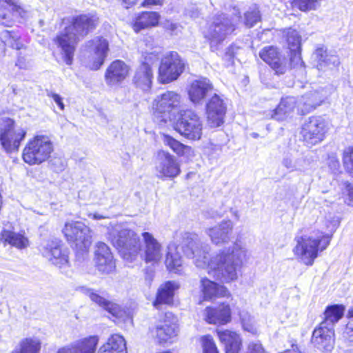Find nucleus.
<instances>
[{"instance_id": "1", "label": "nucleus", "mask_w": 353, "mask_h": 353, "mask_svg": "<svg viewBox=\"0 0 353 353\" xmlns=\"http://www.w3.org/2000/svg\"><path fill=\"white\" fill-rule=\"evenodd\" d=\"M168 249L165 263L170 271H176L181 266L182 258L178 251L181 250L187 257L194 259L197 268H207L210 276L225 283L237 279V272L247 255L245 248L234 243L231 246L220 250L209 259L210 245L201 242L196 234L189 232L183 234L179 245H169Z\"/></svg>"}, {"instance_id": "2", "label": "nucleus", "mask_w": 353, "mask_h": 353, "mask_svg": "<svg viewBox=\"0 0 353 353\" xmlns=\"http://www.w3.org/2000/svg\"><path fill=\"white\" fill-rule=\"evenodd\" d=\"M99 24V17L93 13L83 14L72 18L71 24L66 26L54 38V42L61 49L63 60L71 65L77 43Z\"/></svg>"}, {"instance_id": "3", "label": "nucleus", "mask_w": 353, "mask_h": 353, "mask_svg": "<svg viewBox=\"0 0 353 353\" xmlns=\"http://www.w3.org/2000/svg\"><path fill=\"white\" fill-rule=\"evenodd\" d=\"M110 239L126 261H132L140 250L139 237L135 232L127 228L115 227L110 233Z\"/></svg>"}, {"instance_id": "4", "label": "nucleus", "mask_w": 353, "mask_h": 353, "mask_svg": "<svg viewBox=\"0 0 353 353\" xmlns=\"http://www.w3.org/2000/svg\"><path fill=\"white\" fill-rule=\"evenodd\" d=\"M332 234H325L321 238L301 236H296V245L293 251L307 265H312L318 256V252L323 251L330 245Z\"/></svg>"}, {"instance_id": "5", "label": "nucleus", "mask_w": 353, "mask_h": 353, "mask_svg": "<svg viewBox=\"0 0 353 353\" xmlns=\"http://www.w3.org/2000/svg\"><path fill=\"white\" fill-rule=\"evenodd\" d=\"M236 21L224 13L213 17L204 32V37L209 41L211 48H216L235 30Z\"/></svg>"}, {"instance_id": "6", "label": "nucleus", "mask_w": 353, "mask_h": 353, "mask_svg": "<svg viewBox=\"0 0 353 353\" xmlns=\"http://www.w3.org/2000/svg\"><path fill=\"white\" fill-rule=\"evenodd\" d=\"M53 150V143L49 137L37 135L24 148L23 159L29 165L40 164L50 157Z\"/></svg>"}, {"instance_id": "7", "label": "nucleus", "mask_w": 353, "mask_h": 353, "mask_svg": "<svg viewBox=\"0 0 353 353\" xmlns=\"http://www.w3.org/2000/svg\"><path fill=\"white\" fill-rule=\"evenodd\" d=\"M174 128L181 136L191 141L200 140L203 134V123L200 117L190 110L180 111Z\"/></svg>"}, {"instance_id": "8", "label": "nucleus", "mask_w": 353, "mask_h": 353, "mask_svg": "<svg viewBox=\"0 0 353 353\" xmlns=\"http://www.w3.org/2000/svg\"><path fill=\"white\" fill-rule=\"evenodd\" d=\"M26 136V130L15 128V122L10 118L0 119V144L7 153L18 151L21 142Z\"/></svg>"}, {"instance_id": "9", "label": "nucleus", "mask_w": 353, "mask_h": 353, "mask_svg": "<svg viewBox=\"0 0 353 353\" xmlns=\"http://www.w3.org/2000/svg\"><path fill=\"white\" fill-rule=\"evenodd\" d=\"M181 97L173 91H167L154 101V115L158 122L166 123L174 119L179 111Z\"/></svg>"}, {"instance_id": "10", "label": "nucleus", "mask_w": 353, "mask_h": 353, "mask_svg": "<svg viewBox=\"0 0 353 353\" xmlns=\"http://www.w3.org/2000/svg\"><path fill=\"white\" fill-rule=\"evenodd\" d=\"M185 63L176 52L165 53L161 58L158 79L161 83H168L179 78L185 70Z\"/></svg>"}, {"instance_id": "11", "label": "nucleus", "mask_w": 353, "mask_h": 353, "mask_svg": "<svg viewBox=\"0 0 353 353\" xmlns=\"http://www.w3.org/2000/svg\"><path fill=\"white\" fill-rule=\"evenodd\" d=\"M63 232L68 241L75 245L83 252H87L92 243L90 229L81 221L66 223Z\"/></svg>"}, {"instance_id": "12", "label": "nucleus", "mask_w": 353, "mask_h": 353, "mask_svg": "<svg viewBox=\"0 0 353 353\" xmlns=\"http://www.w3.org/2000/svg\"><path fill=\"white\" fill-rule=\"evenodd\" d=\"M326 131V122L323 117H310L303 124L301 134L305 145L311 148L324 139Z\"/></svg>"}, {"instance_id": "13", "label": "nucleus", "mask_w": 353, "mask_h": 353, "mask_svg": "<svg viewBox=\"0 0 353 353\" xmlns=\"http://www.w3.org/2000/svg\"><path fill=\"white\" fill-rule=\"evenodd\" d=\"M227 103L223 96L213 93L205 103L207 121L211 128L221 126L224 122Z\"/></svg>"}, {"instance_id": "14", "label": "nucleus", "mask_w": 353, "mask_h": 353, "mask_svg": "<svg viewBox=\"0 0 353 353\" xmlns=\"http://www.w3.org/2000/svg\"><path fill=\"white\" fill-rule=\"evenodd\" d=\"M259 57L277 75L283 74L289 70L288 59L274 46L264 47L259 52Z\"/></svg>"}, {"instance_id": "15", "label": "nucleus", "mask_w": 353, "mask_h": 353, "mask_svg": "<svg viewBox=\"0 0 353 353\" xmlns=\"http://www.w3.org/2000/svg\"><path fill=\"white\" fill-rule=\"evenodd\" d=\"M157 170L161 178L172 179L181 172L180 165L176 158L164 150H160L157 153Z\"/></svg>"}, {"instance_id": "16", "label": "nucleus", "mask_w": 353, "mask_h": 353, "mask_svg": "<svg viewBox=\"0 0 353 353\" xmlns=\"http://www.w3.org/2000/svg\"><path fill=\"white\" fill-rule=\"evenodd\" d=\"M334 331L332 327L320 323L312 332L311 342L317 349L330 352L334 347Z\"/></svg>"}, {"instance_id": "17", "label": "nucleus", "mask_w": 353, "mask_h": 353, "mask_svg": "<svg viewBox=\"0 0 353 353\" xmlns=\"http://www.w3.org/2000/svg\"><path fill=\"white\" fill-rule=\"evenodd\" d=\"M214 87L207 78H200L192 82L188 90L190 101L195 105L202 104L207 97L213 93Z\"/></svg>"}, {"instance_id": "18", "label": "nucleus", "mask_w": 353, "mask_h": 353, "mask_svg": "<svg viewBox=\"0 0 353 353\" xmlns=\"http://www.w3.org/2000/svg\"><path fill=\"white\" fill-rule=\"evenodd\" d=\"M98 343L99 337L97 336H90L49 353H95Z\"/></svg>"}, {"instance_id": "19", "label": "nucleus", "mask_w": 353, "mask_h": 353, "mask_svg": "<svg viewBox=\"0 0 353 353\" xmlns=\"http://www.w3.org/2000/svg\"><path fill=\"white\" fill-rule=\"evenodd\" d=\"M234 224L231 220H223L218 225L206 230L212 242L216 245L228 243L232 239Z\"/></svg>"}, {"instance_id": "20", "label": "nucleus", "mask_w": 353, "mask_h": 353, "mask_svg": "<svg viewBox=\"0 0 353 353\" xmlns=\"http://www.w3.org/2000/svg\"><path fill=\"white\" fill-rule=\"evenodd\" d=\"M312 59L316 68L323 72L332 70L340 64L339 57L329 53L324 47L318 48L312 54Z\"/></svg>"}, {"instance_id": "21", "label": "nucleus", "mask_w": 353, "mask_h": 353, "mask_svg": "<svg viewBox=\"0 0 353 353\" xmlns=\"http://www.w3.org/2000/svg\"><path fill=\"white\" fill-rule=\"evenodd\" d=\"M143 241V259L146 263L152 264L158 263L161 257V245L159 241L148 232L142 233Z\"/></svg>"}, {"instance_id": "22", "label": "nucleus", "mask_w": 353, "mask_h": 353, "mask_svg": "<svg viewBox=\"0 0 353 353\" xmlns=\"http://www.w3.org/2000/svg\"><path fill=\"white\" fill-rule=\"evenodd\" d=\"M93 47L94 54L90 59L89 67L93 70H97L103 64L109 50L108 42L102 37H97L88 42Z\"/></svg>"}, {"instance_id": "23", "label": "nucleus", "mask_w": 353, "mask_h": 353, "mask_svg": "<svg viewBox=\"0 0 353 353\" xmlns=\"http://www.w3.org/2000/svg\"><path fill=\"white\" fill-rule=\"evenodd\" d=\"M129 67L121 60L114 61L107 68L105 80L108 85L121 83L128 75Z\"/></svg>"}, {"instance_id": "24", "label": "nucleus", "mask_w": 353, "mask_h": 353, "mask_svg": "<svg viewBox=\"0 0 353 353\" xmlns=\"http://www.w3.org/2000/svg\"><path fill=\"white\" fill-rule=\"evenodd\" d=\"M43 255L46 257L53 265L62 268L68 263L67 254L62 251L59 241H50L45 245Z\"/></svg>"}, {"instance_id": "25", "label": "nucleus", "mask_w": 353, "mask_h": 353, "mask_svg": "<svg viewBox=\"0 0 353 353\" xmlns=\"http://www.w3.org/2000/svg\"><path fill=\"white\" fill-rule=\"evenodd\" d=\"M205 319L210 324L224 325L231 320V310L228 304L223 303L216 307H207Z\"/></svg>"}, {"instance_id": "26", "label": "nucleus", "mask_w": 353, "mask_h": 353, "mask_svg": "<svg viewBox=\"0 0 353 353\" xmlns=\"http://www.w3.org/2000/svg\"><path fill=\"white\" fill-rule=\"evenodd\" d=\"M81 292L89 296L93 302L107 310L113 316L117 318H121L123 316L124 312L119 305L106 300L105 298L97 294L93 289L81 287Z\"/></svg>"}, {"instance_id": "27", "label": "nucleus", "mask_w": 353, "mask_h": 353, "mask_svg": "<svg viewBox=\"0 0 353 353\" xmlns=\"http://www.w3.org/2000/svg\"><path fill=\"white\" fill-rule=\"evenodd\" d=\"M178 288L179 285L175 281H169L161 285L153 301V306L157 310H161L163 305L172 304L174 292Z\"/></svg>"}, {"instance_id": "28", "label": "nucleus", "mask_w": 353, "mask_h": 353, "mask_svg": "<svg viewBox=\"0 0 353 353\" xmlns=\"http://www.w3.org/2000/svg\"><path fill=\"white\" fill-rule=\"evenodd\" d=\"M221 343L224 345L225 353H239L241 349L242 341L240 336L230 330H216Z\"/></svg>"}, {"instance_id": "29", "label": "nucleus", "mask_w": 353, "mask_h": 353, "mask_svg": "<svg viewBox=\"0 0 353 353\" xmlns=\"http://www.w3.org/2000/svg\"><path fill=\"white\" fill-rule=\"evenodd\" d=\"M324 96L317 90L310 91V92L301 96L298 101L297 108L302 114H306L316 107L319 106L323 101Z\"/></svg>"}, {"instance_id": "30", "label": "nucleus", "mask_w": 353, "mask_h": 353, "mask_svg": "<svg viewBox=\"0 0 353 353\" xmlns=\"http://www.w3.org/2000/svg\"><path fill=\"white\" fill-rule=\"evenodd\" d=\"M21 8L12 0H0V23L10 27L14 18L21 13Z\"/></svg>"}, {"instance_id": "31", "label": "nucleus", "mask_w": 353, "mask_h": 353, "mask_svg": "<svg viewBox=\"0 0 353 353\" xmlns=\"http://www.w3.org/2000/svg\"><path fill=\"white\" fill-rule=\"evenodd\" d=\"M0 241L4 245L8 244L19 250L24 249L29 245V241L24 234L6 229L1 232Z\"/></svg>"}, {"instance_id": "32", "label": "nucleus", "mask_w": 353, "mask_h": 353, "mask_svg": "<svg viewBox=\"0 0 353 353\" xmlns=\"http://www.w3.org/2000/svg\"><path fill=\"white\" fill-rule=\"evenodd\" d=\"M200 283L201 291L205 300L218 296H225L228 293V290L224 286L220 285L205 277L201 278Z\"/></svg>"}, {"instance_id": "33", "label": "nucleus", "mask_w": 353, "mask_h": 353, "mask_svg": "<svg viewBox=\"0 0 353 353\" xmlns=\"http://www.w3.org/2000/svg\"><path fill=\"white\" fill-rule=\"evenodd\" d=\"M153 79V71L150 65L141 64L134 76V83L143 90L150 88Z\"/></svg>"}, {"instance_id": "34", "label": "nucleus", "mask_w": 353, "mask_h": 353, "mask_svg": "<svg viewBox=\"0 0 353 353\" xmlns=\"http://www.w3.org/2000/svg\"><path fill=\"white\" fill-rule=\"evenodd\" d=\"M97 353H127L124 338L119 334H113L98 350Z\"/></svg>"}, {"instance_id": "35", "label": "nucleus", "mask_w": 353, "mask_h": 353, "mask_svg": "<svg viewBox=\"0 0 353 353\" xmlns=\"http://www.w3.org/2000/svg\"><path fill=\"white\" fill-rule=\"evenodd\" d=\"M41 342L37 337H26L21 339L10 353H40Z\"/></svg>"}, {"instance_id": "36", "label": "nucleus", "mask_w": 353, "mask_h": 353, "mask_svg": "<svg viewBox=\"0 0 353 353\" xmlns=\"http://www.w3.org/2000/svg\"><path fill=\"white\" fill-rule=\"evenodd\" d=\"M344 311L345 307L343 305L334 304L327 306L323 312V321L321 323L334 329L335 323L343 316Z\"/></svg>"}, {"instance_id": "37", "label": "nucleus", "mask_w": 353, "mask_h": 353, "mask_svg": "<svg viewBox=\"0 0 353 353\" xmlns=\"http://www.w3.org/2000/svg\"><path fill=\"white\" fill-rule=\"evenodd\" d=\"M298 105V101L294 97H286L283 98L277 108L274 111L272 117L278 121H283L285 117L293 112Z\"/></svg>"}, {"instance_id": "38", "label": "nucleus", "mask_w": 353, "mask_h": 353, "mask_svg": "<svg viewBox=\"0 0 353 353\" xmlns=\"http://www.w3.org/2000/svg\"><path fill=\"white\" fill-rule=\"evenodd\" d=\"M160 15L156 12H144L137 17L134 24V29L139 32L142 29L156 26L159 23Z\"/></svg>"}, {"instance_id": "39", "label": "nucleus", "mask_w": 353, "mask_h": 353, "mask_svg": "<svg viewBox=\"0 0 353 353\" xmlns=\"http://www.w3.org/2000/svg\"><path fill=\"white\" fill-rule=\"evenodd\" d=\"M154 336L161 344L168 342L176 336V326L168 323L158 324L155 327Z\"/></svg>"}, {"instance_id": "40", "label": "nucleus", "mask_w": 353, "mask_h": 353, "mask_svg": "<svg viewBox=\"0 0 353 353\" xmlns=\"http://www.w3.org/2000/svg\"><path fill=\"white\" fill-rule=\"evenodd\" d=\"M163 141L165 145L169 146L178 155L182 156L191 148L185 145L168 134H163Z\"/></svg>"}, {"instance_id": "41", "label": "nucleus", "mask_w": 353, "mask_h": 353, "mask_svg": "<svg viewBox=\"0 0 353 353\" xmlns=\"http://www.w3.org/2000/svg\"><path fill=\"white\" fill-rule=\"evenodd\" d=\"M1 38L3 42L10 46L12 48L20 50L23 48V45L19 41V37L17 34L6 30L1 34Z\"/></svg>"}, {"instance_id": "42", "label": "nucleus", "mask_w": 353, "mask_h": 353, "mask_svg": "<svg viewBox=\"0 0 353 353\" xmlns=\"http://www.w3.org/2000/svg\"><path fill=\"white\" fill-rule=\"evenodd\" d=\"M98 270L103 274H110L115 269V262L112 258H107L95 261Z\"/></svg>"}, {"instance_id": "43", "label": "nucleus", "mask_w": 353, "mask_h": 353, "mask_svg": "<svg viewBox=\"0 0 353 353\" xmlns=\"http://www.w3.org/2000/svg\"><path fill=\"white\" fill-rule=\"evenodd\" d=\"M287 41L290 50H301V38L299 33L292 29H290L287 33Z\"/></svg>"}, {"instance_id": "44", "label": "nucleus", "mask_w": 353, "mask_h": 353, "mask_svg": "<svg viewBox=\"0 0 353 353\" xmlns=\"http://www.w3.org/2000/svg\"><path fill=\"white\" fill-rule=\"evenodd\" d=\"M160 52V49L157 48L153 49L151 52H143V61H141V64L147 63V65H150L152 68V65L159 61Z\"/></svg>"}, {"instance_id": "45", "label": "nucleus", "mask_w": 353, "mask_h": 353, "mask_svg": "<svg viewBox=\"0 0 353 353\" xmlns=\"http://www.w3.org/2000/svg\"><path fill=\"white\" fill-rule=\"evenodd\" d=\"M343 163L347 172L353 176V147H349L343 151Z\"/></svg>"}, {"instance_id": "46", "label": "nucleus", "mask_w": 353, "mask_h": 353, "mask_svg": "<svg viewBox=\"0 0 353 353\" xmlns=\"http://www.w3.org/2000/svg\"><path fill=\"white\" fill-rule=\"evenodd\" d=\"M261 19V15L257 8L248 10L245 13V24L248 28L253 27Z\"/></svg>"}, {"instance_id": "47", "label": "nucleus", "mask_w": 353, "mask_h": 353, "mask_svg": "<svg viewBox=\"0 0 353 353\" xmlns=\"http://www.w3.org/2000/svg\"><path fill=\"white\" fill-rule=\"evenodd\" d=\"M201 341L203 353H219L215 342L211 336H202Z\"/></svg>"}, {"instance_id": "48", "label": "nucleus", "mask_w": 353, "mask_h": 353, "mask_svg": "<svg viewBox=\"0 0 353 353\" xmlns=\"http://www.w3.org/2000/svg\"><path fill=\"white\" fill-rule=\"evenodd\" d=\"M108 256V258L113 257L109 247L103 242H99L96 245L94 260L106 259Z\"/></svg>"}, {"instance_id": "49", "label": "nucleus", "mask_w": 353, "mask_h": 353, "mask_svg": "<svg viewBox=\"0 0 353 353\" xmlns=\"http://www.w3.org/2000/svg\"><path fill=\"white\" fill-rule=\"evenodd\" d=\"M290 58L289 63V69L292 68H305L304 62L303 61L301 56V50H291Z\"/></svg>"}, {"instance_id": "50", "label": "nucleus", "mask_w": 353, "mask_h": 353, "mask_svg": "<svg viewBox=\"0 0 353 353\" xmlns=\"http://www.w3.org/2000/svg\"><path fill=\"white\" fill-rule=\"evenodd\" d=\"M320 0H296V6L301 11L314 10Z\"/></svg>"}, {"instance_id": "51", "label": "nucleus", "mask_w": 353, "mask_h": 353, "mask_svg": "<svg viewBox=\"0 0 353 353\" xmlns=\"http://www.w3.org/2000/svg\"><path fill=\"white\" fill-rule=\"evenodd\" d=\"M51 168L57 172L63 171L66 167V161L60 157H54L50 161Z\"/></svg>"}, {"instance_id": "52", "label": "nucleus", "mask_w": 353, "mask_h": 353, "mask_svg": "<svg viewBox=\"0 0 353 353\" xmlns=\"http://www.w3.org/2000/svg\"><path fill=\"white\" fill-rule=\"evenodd\" d=\"M312 160L307 156L296 158V172H304L311 165Z\"/></svg>"}, {"instance_id": "53", "label": "nucleus", "mask_w": 353, "mask_h": 353, "mask_svg": "<svg viewBox=\"0 0 353 353\" xmlns=\"http://www.w3.org/2000/svg\"><path fill=\"white\" fill-rule=\"evenodd\" d=\"M281 164L289 172H296V159H294L292 155L284 157Z\"/></svg>"}, {"instance_id": "54", "label": "nucleus", "mask_w": 353, "mask_h": 353, "mask_svg": "<svg viewBox=\"0 0 353 353\" xmlns=\"http://www.w3.org/2000/svg\"><path fill=\"white\" fill-rule=\"evenodd\" d=\"M163 26L166 30L170 31L172 34L177 35L179 33L181 32L183 27L177 23H174L170 21H166Z\"/></svg>"}, {"instance_id": "55", "label": "nucleus", "mask_w": 353, "mask_h": 353, "mask_svg": "<svg viewBox=\"0 0 353 353\" xmlns=\"http://www.w3.org/2000/svg\"><path fill=\"white\" fill-rule=\"evenodd\" d=\"M328 167L334 172L336 173L340 169V162L334 154H332L328 157Z\"/></svg>"}, {"instance_id": "56", "label": "nucleus", "mask_w": 353, "mask_h": 353, "mask_svg": "<svg viewBox=\"0 0 353 353\" xmlns=\"http://www.w3.org/2000/svg\"><path fill=\"white\" fill-rule=\"evenodd\" d=\"M241 322L243 327V329L249 332L252 334H256L257 330L255 326L251 322V319L249 316L248 319L245 318V316H241Z\"/></svg>"}, {"instance_id": "57", "label": "nucleus", "mask_w": 353, "mask_h": 353, "mask_svg": "<svg viewBox=\"0 0 353 353\" xmlns=\"http://www.w3.org/2000/svg\"><path fill=\"white\" fill-rule=\"evenodd\" d=\"M247 353H266L261 343L252 342L250 343Z\"/></svg>"}, {"instance_id": "58", "label": "nucleus", "mask_w": 353, "mask_h": 353, "mask_svg": "<svg viewBox=\"0 0 353 353\" xmlns=\"http://www.w3.org/2000/svg\"><path fill=\"white\" fill-rule=\"evenodd\" d=\"M48 96L50 97L53 99L54 102L57 104V105L60 108V109L61 110H63L64 109V104L63 102V99H62V97L59 94L53 93V92H50L48 94Z\"/></svg>"}, {"instance_id": "59", "label": "nucleus", "mask_w": 353, "mask_h": 353, "mask_svg": "<svg viewBox=\"0 0 353 353\" xmlns=\"http://www.w3.org/2000/svg\"><path fill=\"white\" fill-rule=\"evenodd\" d=\"M345 334L350 341H353V321L347 323L345 327Z\"/></svg>"}, {"instance_id": "60", "label": "nucleus", "mask_w": 353, "mask_h": 353, "mask_svg": "<svg viewBox=\"0 0 353 353\" xmlns=\"http://www.w3.org/2000/svg\"><path fill=\"white\" fill-rule=\"evenodd\" d=\"M154 277V271L152 268H148L145 273V279L148 285H150Z\"/></svg>"}, {"instance_id": "61", "label": "nucleus", "mask_w": 353, "mask_h": 353, "mask_svg": "<svg viewBox=\"0 0 353 353\" xmlns=\"http://www.w3.org/2000/svg\"><path fill=\"white\" fill-rule=\"evenodd\" d=\"M185 14L190 17L191 18L196 19L199 16V12L197 8L192 7L190 9L185 10Z\"/></svg>"}, {"instance_id": "62", "label": "nucleus", "mask_w": 353, "mask_h": 353, "mask_svg": "<svg viewBox=\"0 0 353 353\" xmlns=\"http://www.w3.org/2000/svg\"><path fill=\"white\" fill-rule=\"evenodd\" d=\"M163 0H145L142 3V6H145L146 5H160L161 4Z\"/></svg>"}, {"instance_id": "63", "label": "nucleus", "mask_w": 353, "mask_h": 353, "mask_svg": "<svg viewBox=\"0 0 353 353\" xmlns=\"http://www.w3.org/2000/svg\"><path fill=\"white\" fill-rule=\"evenodd\" d=\"M88 216L94 220H99V219H103L107 218V216H103V215L100 214L97 212L96 213H90V214H88Z\"/></svg>"}, {"instance_id": "64", "label": "nucleus", "mask_w": 353, "mask_h": 353, "mask_svg": "<svg viewBox=\"0 0 353 353\" xmlns=\"http://www.w3.org/2000/svg\"><path fill=\"white\" fill-rule=\"evenodd\" d=\"M123 6L128 8L129 6L135 4L137 0H120Z\"/></svg>"}]
</instances>
